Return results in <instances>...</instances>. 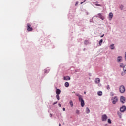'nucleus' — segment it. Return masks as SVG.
<instances>
[{
  "mask_svg": "<svg viewBox=\"0 0 126 126\" xmlns=\"http://www.w3.org/2000/svg\"><path fill=\"white\" fill-rule=\"evenodd\" d=\"M27 30L28 31H33V28L31 27V25L29 23L27 24Z\"/></svg>",
  "mask_w": 126,
  "mask_h": 126,
  "instance_id": "nucleus-1",
  "label": "nucleus"
},
{
  "mask_svg": "<svg viewBox=\"0 0 126 126\" xmlns=\"http://www.w3.org/2000/svg\"><path fill=\"white\" fill-rule=\"evenodd\" d=\"M125 91H126V90H125V86H121L120 87V88H119V91H120V92H121V93H124Z\"/></svg>",
  "mask_w": 126,
  "mask_h": 126,
  "instance_id": "nucleus-2",
  "label": "nucleus"
},
{
  "mask_svg": "<svg viewBox=\"0 0 126 126\" xmlns=\"http://www.w3.org/2000/svg\"><path fill=\"white\" fill-rule=\"evenodd\" d=\"M107 119H108V116H107V115L106 114L103 115L101 116V119L103 122L107 121Z\"/></svg>",
  "mask_w": 126,
  "mask_h": 126,
  "instance_id": "nucleus-3",
  "label": "nucleus"
},
{
  "mask_svg": "<svg viewBox=\"0 0 126 126\" xmlns=\"http://www.w3.org/2000/svg\"><path fill=\"white\" fill-rule=\"evenodd\" d=\"M113 104H115L117 102H118V97L117 96L112 98V99Z\"/></svg>",
  "mask_w": 126,
  "mask_h": 126,
  "instance_id": "nucleus-4",
  "label": "nucleus"
},
{
  "mask_svg": "<svg viewBox=\"0 0 126 126\" xmlns=\"http://www.w3.org/2000/svg\"><path fill=\"white\" fill-rule=\"evenodd\" d=\"M79 101L81 102V107H84L85 105V103H84V100H83V98H82L80 99H79Z\"/></svg>",
  "mask_w": 126,
  "mask_h": 126,
  "instance_id": "nucleus-5",
  "label": "nucleus"
},
{
  "mask_svg": "<svg viewBox=\"0 0 126 126\" xmlns=\"http://www.w3.org/2000/svg\"><path fill=\"white\" fill-rule=\"evenodd\" d=\"M125 100H126V99L125 98V97L124 96H121V98H120V101L123 104L125 103Z\"/></svg>",
  "mask_w": 126,
  "mask_h": 126,
  "instance_id": "nucleus-6",
  "label": "nucleus"
},
{
  "mask_svg": "<svg viewBox=\"0 0 126 126\" xmlns=\"http://www.w3.org/2000/svg\"><path fill=\"white\" fill-rule=\"evenodd\" d=\"M98 16L99 18H100V19H102V20H104V19H105V18L104 17V16H103V15H102V14L99 13L98 14Z\"/></svg>",
  "mask_w": 126,
  "mask_h": 126,
  "instance_id": "nucleus-7",
  "label": "nucleus"
},
{
  "mask_svg": "<svg viewBox=\"0 0 126 126\" xmlns=\"http://www.w3.org/2000/svg\"><path fill=\"white\" fill-rule=\"evenodd\" d=\"M126 107L125 106H123L122 107H121L120 111L123 113V112H125V111H126Z\"/></svg>",
  "mask_w": 126,
  "mask_h": 126,
  "instance_id": "nucleus-8",
  "label": "nucleus"
},
{
  "mask_svg": "<svg viewBox=\"0 0 126 126\" xmlns=\"http://www.w3.org/2000/svg\"><path fill=\"white\" fill-rule=\"evenodd\" d=\"M64 80H70V77L67 76L63 77Z\"/></svg>",
  "mask_w": 126,
  "mask_h": 126,
  "instance_id": "nucleus-9",
  "label": "nucleus"
},
{
  "mask_svg": "<svg viewBox=\"0 0 126 126\" xmlns=\"http://www.w3.org/2000/svg\"><path fill=\"white\" fill-rule=\"evenodd\" d=\"M75 95H76V96L78 97L79 100H80L82 98V96H81L80 94H79L76 93Z\"/></svg>",
  "mask_w": 126,
  "mask_h": 126,
  "instance_id": "nucleus-10",
  "label": "nucleus"
},
{
  "mask_svg": "<svg viewBox=\"0 0 126 126\" xmlns=\"http://www.w3.org/2000/svg\"><path fill=\"white\" fill-rule=\"evenodd\" d=\"M109 20H112V18H113V13H110L109 14Z\"/></svg>",
  "mask_w": 126,
  "mask_h": 126,
  "instance_id": "nucleus-11",
  "label": "nucleus"
},
{
  "mask_svg": "<svg viewBox=\"0 0 126 126\" xmlns=\"http://www.w3.org/2000/svg\"><path fill=\"white\" fill-rule=\"evenodd\" d=\"M60 94H61V90H60L59 89H56V94L57 95H60Z\"/></svg>",
  "mask_w": 126,
  "mask_h": 126,
  "instance_id": "nucleus-12",
  "label": "nucleus"
},
{
  "mask_svg": "<svg viewBox=\"0 0 126 126\" xmlns=\"http://www.w3.org/2000/svg\"><path fill=\"white\" fill-rule=\"evenodd\" d=\"M121 61H122V56H119L117 58V62H118V63H120Z\"/></svg>",
  "mask_w": 126,
  "mask_h": 126,
  "instance_id": "nucleus-13",
  "label": "nucleus"
},
{
  "mask_svg": "<svg viewBox=\"0 0 126 126\" xmlns=\"http://www.w3.org/2000/svg\"><path fill=\"white\" fill-rule=\"evenodd\" d=\"M95 83H100V78H97L95 79Z\"/></svg>",
  "mask_w": 126,
  "mask_h": 126,
  "instance_id": "nucleus-14",
  "label": "nucleus"
},
{
  "mask_svg": "<svg viewBox=\"0 0 126 126\" xmlns=\"http://www.w3.org/2000/svg\"><path fill=\"white\" fill-rule=\"evenodd\" d=\"M97 94L98 95V96H102V95L103 94V92H102V91H98L97 93Z\"/></svg>",
  "mask_w": 126,
  "mask_h": 126,
  "instance_id": "nucleus-15",
  "label": "nucleus"
},
{
  "mask_svg": "<svg viewBox=\"0 0 126 126\" xmlns=\"http://www.w3.org/2000/svg\"><path fill=\"white\" fill-rule=\"evenodd\" d=\"M86 112L87 114H89V113H90V110H89V108H88V107L86 108Z\"/></svg>",
  "mask_w": 126,
  "mask_h": 126,
  "instance_id": "nucleus-16",
  "label": "nucleus"
},
{
  "mask_svg": "<svg viewBox=\"0 0 126 126\" xmlns=\"http://www.w3.org/2000/svg\"><path fill=\"white\" fill-rule=\"evenodd\" d=\"M65 87H68L69 86V83L66 82L65 83Z\"/></svg>",
  "mask_w": 126,
  "mask_h": 126,
  "instance_id": "nucleus-17",
  "label": "nucleus"
},
{
  "mask_svg": "<svg viewBox=\"0 0 126 126\" xmlns=\"http://www.w3.org/2000/svg\"><path fill=\"white\" fill-rule=\"evenodd\" d=\"M69 103L71 107H73V102H72V100H70Z\"/></svg>",
  "mask_w": 126,
  "mask_h": 126,
  "instance_id": "nucleus-18",
  "label": "nucleus"
},
{
  "mask_svg": "<svg viewBox=\"0 0 126 126\" xmlns=\"http://www.w3.org/2000/svg\"><path fill=\"white\" fill-rule=\"evenodd\" d=\"M123 70H124V72H125V73H126V65L124 66Z\"/></svg>",
  "mask_w": 126,
  "mask_h": 126,
  "instance_id": "nucleus-19",
  "label": "nucleus"
},
{
  "mask_svg": "<svg viewBox=\"0 0 126 126\" xmlns=\"http://www.w3.org/2000/svg\"><path fill=\"white\" fill-rule=\"evenodd\" d=\"M84 43L85 44V45H88V44H89V42L88 41V40H85L84 42Z\"/></svg>",
  "mask_w": 126,
  "mask_h": 126,
  "instance_id": "nucleus-20",
  "label": "nucleus"
},
{
  "mask_svg": "<svg viewBox=\"0 0 126 126\" xmlns=\"http://www.w3.org/2000/svg\"><path fill=\"white\" fill-rule=\"evenodd\" d=\"M102 43H103V39H101V40L99 41V45L100 46H102Z\"/></svg>",
  "mask_w": 126,
  "mask_h": 126,
  "instance_id": "nucleus-21",
  "label": "nucleus"
},
{
  "mask_svg": "<svg viewBox=\"0 0 126 126\" xmlns=\"http://www.w3.org/2000/svg\"><path fill=\"white\" fill-rule=\"evenodd\" d=\"M95 5H96V6H101V5L99 4H97L98 3V2H95L94 3Z\"/></svg>",
  "mask_w": 126,
  "mask_h": 126,
  "instance_id": "nucleus-22",
  "label": "nucleus"
},
{
  "mask_svg": "<svg viewBox=\"0 0 126 126\" xmlns=\"http://www.w3.org/2000/svg\"><path fill=\"white\" fill-rule=\"evenodd\" d=\"M115 48V47L114 46V44H112L110 46V49H111V50H114V48Z\"/></svg>",
  "mask_w": 126,
  "mask_h": 126,
  "instance_id": "nucleus-23",
  "label": "nucleus"
},
{
  "mask_svg": "<svg viewBox=\"0 0 126 126\" xmlns=\"http://www.w3.org/2000/svg\"><path fill=\"white\" fill-rule=\"evenodd\" d=\"M56 98L57 99L58 101L60 100V96L59 95V94H57L56 95Z\"/></svg>",
  "mask_w": 126,
  "mask_h": 126,
  "instance_id": "nucleus-24",
  "label": "nucleus"
},
{
  "mask_svg": "<svg viewBox=\"0 0 126 126\" xmlns=\"http://www.w3.org/2000/svg\"><path fill=\"white\" fill-rule=\"evenodd\" d=\"M108 124H112V121H111L110 119H108Z\"/></svg>",
  "mask_w": 126,
  "mask_h": 126,
  "instance_id": "nucleus-25",
  "label": "nucleus"
},
{
  "mask_svg": "<svg viewBox=\"0 0 126 126\" xmlns=\"http://www.w3.org/2000/svg\"><path fill=\"white\" fill-rule=\"evenodd\" d=\"M106 88L108 90H109L110 89V85H107Z\"/></svg>",
  "mask_w": 126,
  "mask_h": 126,
  "instance_id": "nucleus-26",
  "label": "nucleus"
},
{
  "mask_svg": "<svg viewBox=\"0 0 126 126\" xmlns=\"http://www.w3.org/2000/svg\"><path fill=\"white\" fill-rule=\"evenodd\" d=\"M76 114H78V115H79V110H77L76 111Z\"/></svg>",
  "mask_w": 126,
  "mask_h": 126,
  "instance_id": "nucleus-27",
  "label": "nucleus"
},
{
  "mask_svg": "<svg viewBox=\"0 0 126 126\" xmlns=\"http://www.w3.org/2000/svg\"><path fill=\"white\" fill-rule=\"evenodd\" d=\"M110 95L111 96V97H113V96H114V93H111Z\"/></svg>",
  "mask_w": 126,
  "mask_h": 126,
  "instance_id": "nucleus-28",
  "label": "nucleus"
},
{
  "mask_svg": "<svg viewBox=\"0 0 126 126\" xmlns=\"http://www.w3.org/2000/svg\"><path fill=\"white\" fill-rule=\"evenodd\" d=\"M120 67H123L124 66V64L121 63V64H120Z\"/></svg>",
  "mask_w": 126,
  "mask_h": 126,
  "instance_id": "nucleus-29",
  "label": "nucleus"
},
{
  "mask_svg": "<svg viewBox=\"0 0 126 126\" xmlns=\"http://www.w3.org/2000/svg\"><path fill=\"white\" fill-rule=\"evenodd\" d=\"M123 7H124V6H123V5H121V6H120V8H121V9H122V8H123Z\"/></svg>",
  "mask_w": 126,
  "mask_h": 126,
  "instance_id": "nucleus-30",
  "label": "nucleus"
},
{
  "mask_svg": "<svg viewBox=\"0 0 126 126\" xmlns=\"http://www.w3.org/2000/svg\"><path fill=\"white\" fill-rule=\"evenodd\" d=\"M58 102H55L53 103V105H56V104H57Z\"/></svg>",
  "mask_w": 126,
  "mask_h": 126,
  "instance_id": "nucleus-31",
  "label": "nucleus"
},
{
  "mask_svg": "<svg viewBox=\"0 0 126 126\" xmlns=\"http://www.w3.org/2000/svg\"><path fill=\"white\" fill-rule=\"evenodd\" d=\"M58 106H59V107H62V105H61V104H59Z\"/></svg>",
  "mask_w": 126,
  "mask_h": 126,
  "instance_id": "nucleus-32",
  "label": "nucleus"
},
{
  "mask_svg": "<svg viewBox=\"0 0 126 126\" xmlns=\"http://www.w3.org/2000/svg\"><path fill=\"white\" fill-rule=\"evenodd\" d=\"M50 116L51 117H53V114H50Z\"/></svg>",
  "mask_w": 126,
  "mask_h": 126,
  "instance_id": "nucleus-33",
  "label": "nucleus"
},
{
  "mask_svg": "<svg viewBox=\"0 0 126 126\" xmlns=\"http://www.w3.org/2000/svg\"><path fill=\"white\" fill-rule=\"evenodd\" d=\"M63 111H65V108H63Z\"/></svg>",
  "mask_w": 126,
  "mask_h": 126,
  "instance_id": "nucleus-34",
  "label": "nucleus"
},
{
  "mask_svg": "<svg viewBox=\"0 0 126 126\" xmlns=\"http://www.w3.org/2000/svg\"><path fill=\"white\" fill-rule=\"evenodd\" d=\"M103 37H104V34H103V35L100 37V38H103Z\"/></svg>",
  "mask_w": 126,
  "mask_h": 126,
  "instance_id": "nucleus-35",
  "label": "nucleus"
},
{
  "mask_svg": "<svg viewBox=\"0 0 126 126\" xmlns=\"http://www.w3.org/2000/svg\"><path fill=\"white\" fill-rule=\"evenodd\" d=\"M84 94H86V92H84Z\"/></svg>",
  "mask_w": 126,
  "mask_h": 126,
  "instance_id": "nucleus-36",
  "label": "nucleus"
},
{
  "mask_svg": "<svg viewBox=\"0 0 126 126\" xmlns=\"http://www.w3.org/2000/svg\"><path fill=\"white\" fill-rule=\"evenodd\" d=\"M72 93H75V92L74 91V92H72Z\"/></svg>",
  "mask_w": 126,
  "mask_h": 126,
  "instance_id": "nucleus-37",
  "label": "nucleus"
},
{
  "mask_svg": "<svg viewBox=\"0 0 126 126\" xmlns=\"http://www.w3.org/2000/svg\"><path fill=\"white\" fill-rule=\"evenodd\" d=\"M75 5H77V3H76L75 4Z\"/></svg>",
  "mask_w": 126,
  "mask_h": 126,
  "instance_id": "nucleus-38",
  "label": "nucleus"
},
{
  "mask_svg": "<svg viewBox=\"0 0 126 126\" xmlns=\"http://www.w3.org/2000/svg\"><path fill=\"white\" fill-rule=\"evenodd\" d=\"M82 3H83V2H81V4H82Z\"/></svg>",
  "mask_w": 126,
  "mask_h": 126,
  "instance_id": "nucleus-39",
  "label": "nucleus"
}]
</instances>
